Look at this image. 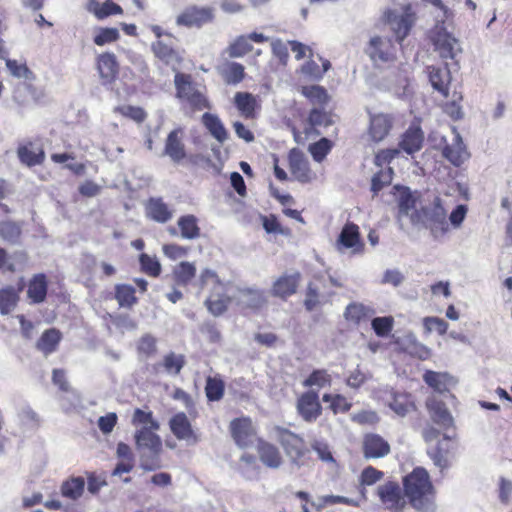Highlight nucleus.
<instances>
[{"label":"nucleus","instance_id":"nucleus-1","mask_svg":"<svg viewBox=\"0 0 512 512\" xmlns=\"http://www.w3.org/2000/svg\"><path fill=\"white\" fill-rule=\"evenodd\" d=\"M131 423L135 427L134 439L136 449L140 453L141 466L145 470H153L156 466L148 463L145 454L158 455L162 450V440L156 433L160 428L159 422L154 419L151 411L137 408Z\"/></svg>","mask_w":512,"mask_h":512},{"label":"nucleus","instance_id":"nucleus-2","mask_svg":"<svg viewBox=\"0 0 512 512\" xmlns=\"http://www.w3.org/2000/svg\"><path fill=\"white\" fill-rule=\"evenodd\" d=\"M403 485L405 495L415 509L430 511L434 508V488L424 468H415L404 478Z\"/></svg>","mask_w":512,"mask_h":512},{"label":"nucleus","instance_id":"nucleus-3","mask_svg":"<svg viewBox=\"0 0 512 512\" xmlns=\"http://www.w3.org/2000/svg\"><path fill=\"white\" fill-rule=\"evenodd\" d=\"M424 134L417 124H412L409 128L401 135L399 141V148H389L379 151L375 155V164L382 166L389 163L392 159L397 157L401 151L412 155L418 152L423 145Z\"/></svg>","mask_w":512,"mask_h":512},{"label":"nucleus","instance_id":"nucleus-4","mask_svg":"<svg viewBox=\"0 0 512 512\" xmlns=\"http://www.w3.org/2000/svg\"><path fill=\"white\" fill-rule=\"evenodd\" d=\"M200 289L212 286L213 292L205 301L209 312L214 316L223 314L230 303V298L224 294L225 285L219 280L217 274L210 269H204L198 281Z\"/></svg>","mask_w":512,"mask_h":512},{"label":"nucleus","instance_id":"nucleus-5","mask_svg":"<svg viewBox=\"0 0 512 512\" xmlns=\"http://www.w3.org/2000/svg\"><path fill=\"white\" fill-rule=\"evenodd\" d=\"M176 97L192 110H203L209 102L203 92L192 82L189 74L177 72L174 76Z\"/></svg>","mask_w":512,"mask_h":512},{"label":"nucleus","instance_id":"nucleus-6","mask_svg":"<svg viewBox=\"0 0 512 512\" xmlns=\"http://www.w3.org/2000/svg\"><path fill=\"white\" fill-rule=\"evenodd\" d=\"M275 432L277 441L283 447L291 463L298 468L304 466L309 453V449L306 447L304 440L297 434L286 429L277 428Z\"/></svg>","mask_w":512,"mask_h":512},{"label":"nucleus","instance_id":"nucleus-7","mask_svg":"<svg viewBox=\"0 0 512 512\" xmlns=\"http://www.w3.org/2000/svg\"><path fill=\"white\" fill-rule=\"evenodd\" d=\"M419 223H423L435 238L442 237L449 232L447 212L439 197L434 199L431 207L422 209Z\"/></svg>","mask_w":512,"mask_h":512},{"label":"nucleus","instance_id":"nucleus-8","mask_svg":"<svg viewBox=\"0 0 512 512\" xmlns=\"http://www.w3.org/2000/svg\"><path fill=\"white\" fill-rule=\"evenodd\" d=\"M435 51L443 59H455L461 53L458 40L446 31L443 25H437L431 34Z\"/></svg>","mask_w":512,"mask_h":512},{"label":"nucleus","instance_id":"nucleus-9","mask_svg":"<svg viewBox=\"0 0 512 512\" xmlns=\"http://www.w3.org/2000/svg\"><path fill=\"white\" fill-rule=\"evenodd\" d=\"M365 53L376 64L391 62L395 59V47L388 37L374 35L370 38Z\"/></svg>","mask_w":512,"mask_h":512},{"label":"nucleus","instance_id":"nucleus-10","mask_svg":"<svg viewBox=\"0 0 512 512\" xmlns=\"http://www.w3.org/2000/svg\"><path fill=\"white\" fill-rule=\"evenodd\" d=\"M376 492L385 509L392 512H401L406 506L405 497L399 484L396 482H386L378 486Z\"/></svg>","mask_w":512,"mask_h":512},{"label":"nucleus","instance_id":"nucleus-11","mask_svg":"<svg viewBox=\"0 0 512 512\" xmlns=\"http://www.w3.org/2000/svg\"><path fill=\"white\" fill-rule=\"evenodd\" d=\"M213 18L214 14L212 8L206 6H189L176 17V24L188 28H199L211 22Z\"/></svg>","mask_w":512,"mask_h":512},{"label":"nucleus","instance_id":"nucleus-12","mask_svg":"<svg viewBox=\"0 0 512 512\" xmlns=\"http://www.w3.org/2000/svg\"><path fill=\"white\" fill-rule=\"evenodd\" d=\"M363 246L360 239L359 227L353 223H348L342 228L335 242L336 250L342 254L347 251H349L350 254L362 253Z\"/></svg>","mask_w":512,"mask_h":512},{"label":"nucleus","instance_id":"nucleus-13","mask_svg":"<svg viewBox=\"0 0 512 512\" xmlns=\"http://www.w3.org/2000/svg\"><path fill=\"white\" fill-rule=\"evenodd\" d=\"M394 126V117L387 113L371 114L367 128L368 140L372 143H380L386 139Z\"/></svg>","mask_w":512,"mask_h":512},{"label":"nucleus","instance_id":"nucleus-14","mask_svg":"<svg viewBox=\"0 0 512 512\" xmlns=\"http://www.w3.org/2000/svg\"><path fill=\"white\" fill-rule=\"evenodd\" d=\"M384 17L399 41H402L409 34L414 23V14L409 6L401 14L388 10Z\"/></svg>","mask_w":512,"mask_h":512},{"label":"nucleus","instance_id":"nucleus-15","mask_svg":"<svg viewBox=\"0 0 512 512\" xmlns=\"http://www.w3.org/2000/svg\"><path fill=\"white\" fill-rule=\"evenodd\" d=\"M290 171L301 183H309L316 178V174L310 169L309 161L298 150L293 149L289 155Z\"/></svg>","mask_w":512,"mask_h":512},{"label":"nucleus","instance_id":"nucleus-16","mask_svg":"<svg viewBox=\"0 0 512 512\" xmlns=\"http://www.w3.org/2000/svg\"><path fill=\"white\" fill-rule=\"evenodd\" d=\"M395 198L398 202L399 217L409 216L413 224L420 221V213L415 211L416 198L407 187H395Z\"/></svg>","mask_w":512,"mask_h":512},{"label":"nucleus","instance_id":"nucleus-17","mask_svg":"<svg viewBox=\"0 0 512 512\" xmlns=\"http://www.w3.org/2000/svg\"><path fill=\"white\" fill-rule=\"evenodd\" d=\"M230 430L239 447L245 448L254 442L255 430L249 418L243 417L233 420L230 424Z\"/></svg>","mask_w":512,"mask_h":512},{"label":"nucleus","instance_id":"nucleus-18","mask_svg":"<svg viewBox=\"0 0 512 512\" xmlns=\"http://www.w3.org/2000/svg\"><path fill=\"white\" fill-rule=\"evenodd\" d=\"M297 410L305 421H315L321 414L322 410L318 394L313 391H308L302 394L297 401Z\"/></svg>","mask_w":512,"mask_h":512},{"label":"nucleus","instance_id":"nucleus-19","mask_svg":"<svg viewBox=\"0 0 512 512\" xmlns=\"http://www.w3.org/2000/svg\"><path fill=\"white\" fill-rule=\"evenodd\" d=\"M300 273H285L279 276L272 285L271 294L273 296L286 299L296 293L300 283Z\"/></svg>","mask_w":512,"mask_h":512},{"label":"nucleus","instance_id":"nucleus-20","mask_svg":"<svg viewBox=\"0 0 512 512\" xmlns=\"http://www.w3.org/2000/svg\"><path fill=\"white\" fill-rule=\"evenodd\" d=\"M183 136V129L176 128L168 134L165 142V155H167L172 161L177 163L182 161L186 157Z\"/></svg>","mask_w":512,"mask_h":512},{"label":"nucleus","instance_id":"nucleus-21","mask_svg":"<svg viewBox=\"0 0 512 512\" xmlns=\"http://www.w3.org/2000/svg\"><path fill=\"white\" fill-rule=\"evenodd\" d=\"M169 424L172 433L179 440H184L188 444H195L198 441L185 413L181 412L174 415Z\"/></svg>","mask_w":512,"mask_h":512},{"label":"nucleus","instance_id":"nucleus-22","mask_svg":"<svg viewBox=\"0 0 512 512\" xmlns=\"http://www.w3.org/2000/svg\"><path fill=\"white\" fill-rule=\"evenodd\" d=\"M152 51L159 60L170 66L176 73L179 72L182 55L163 41L158 40L152 44Z\"/></svg>","mask_w":512,"mask_h":512},{"label":"nucleus","instance_id":"nucleus-23","mask_svg":"<svg viewBox=\"0 0 512 512\" xmlns=\"http://www.w3.org/2000/svg\"><path fill=\"white\" fill-rule=\"evenodd\" d=\"M364 455L366 458H382L390 452V445L386 440L377 434H368L363 442Z\"/></svg>","mask_w":512,"mask_h":512},{"label":"nucleus","instance_id":"nucleus-24","mask_svg":"<svg viewBox=\"0 0 512 512\" xmlns=\"http://www.w3.org/2000/svg\"><path fill=\"white\" fill-rule=\"evenodd\" d=\"M97 69L103 83H112L118 74V63L113 53H103L97 58Z\"/></svg>","mask_w":512,"mask_h":512},{"label":"nucleus","instance_id":"nucleus-25","mask_svg":"<svg viewBox=\"0 0 512 512\" xmlns=\"http://www.w3.org/2000/svg\"><path fill=\"white\" fill-rule=\"evenodd\" d=\"M423 379L427 385L440 393L448 391L450 387L457 383L455 377L447 372L427 371L423 375Z\"/></svg>","mask_w":512,"mask_h":512},{"label":"nucleus","instance_id":"nucleus-26","mask_svg":"<svg viewBox=\"0 0 512 512\" xmlns=\"http://www.w3.org/2000/svg\"><path fill=\"white\" fill-rule=\"evenodd\" d=\"M427 408L432 420L436 424L444 428H449L453 425V417L443 402L430 398L427 401Z\"/></svg>","mask_w":512,"mask_h":512},{"label":"nucleus","instance_id":"nucleus-27","mask_svg":"<svg viewBox=\"0 0 512 512\" xmlns=\"http://www.w3.org/2000/svg\"><path fill=\"white\" fill-rule=\"evenodd\" d=\"M257 451L261 462L269 468H279L282 464V456L277 447L274 445L259 440Z\"/></svg>","mask_w":512,"mask_h":512},{"label":"nucleus","instance_id":"nucleus-28","mask_svg":"<svg viewBox=\"0 0 512 512\" xmlns=\"http://www.w3.org/2000/svg\"><path fill=\"white\" fill-rule=\"evenodd\" d=\"M146 215L159 223H166L173 217V211L160 198L150 199L146 205Z\"/></svg>","mask_w":512,"mask_h":512},{"label":"nucleus","instance_id":"nucleus-29","mask_svg":"<svg viewBox=\"0 0 512 512\" xmlns=\"http://www.w3.org/2000/svg\"><path fill=\"white\" fill-rule=\"evenodd\" d=\"M390 409L399 417H405L416 409L412 396L408 393L395 392L388 403Z\"/></svg>","mask_w":512,"mask_h":512},{"label":"nucleus","instance_id":"nucleus-30","mask_svg":"<svg viewBox=\"0 0 512 512\" xmlns=\"http://www.w3.org/2000/svg\"><path fill=\"white\" fill-rule=\"evenodd\" d=\"M86 8L99 20L111 15H121L123 13L122 8L112 0H106L103 3H100L97 0H90L87 3Z\"/></svg>","mask_w":512,"mask_h":512},{"label":"nucleus","instance_id":"nucleus-31","mask_svg":"<svg viewBox=\"0 0 512 512\" xmlns=\"http://www.w3.org/2000/svg\"><path fill=\"white\" fill-rule=\"evenodd\" d=\"M443 155L455 166L461 165L468 158V153L459 134L454 135L452 143L444 148Z\"/></svg>","mask_w":512,"mask_h":512},{"label":"nucleus","instance_id":"nucleus-32","mask_svg":"<svg viewBox=\"0 0 512 512\" xmlns=\"http://www.w3.org/2000/svg\"><path fill=\"white\" fill-rule=\"evenodd\" d=\"M47 294V280L44 274H37L32 277L28 284L27 295L33 303H41Z\"/></svg>","mask_w":512,"mask_h":512},{"label":"nucleus","instance_id":"nucleus-33","mask_svg":"<svg viewBox=\"0 0 512 512\" xmlns=\"http://www.w3.org/2000/svg\"><path fill=\"white\" fill-rule=\"evenodd\" d=\"M429 79L433 88L444 96H447L448 85L451 81L450 72L447 68L429 67Z\"/></svg>","mask_w":512,"mask_h":512},{"label":"nucleus","instance_id":"nucleus-34","mask_svg":"<svg viewBox=\"0 0 512 512\" xmlns=\"http://www.w3.org/2000/svg\"><path fill=\"white\" fill-rule=\"evenodd\" d=\"M219 73L227 84H238L245 76L244 66L237 62H227L219 68Z\"/></svg>","mask_w":512,"mask_h":512},{"label":"nucleus","instance_id":"nucleus-35","mask_svg":"<svg viewBox=\"0 0 512 512\" xmlns=\"http://www.w3.org/2000/svg\"><path fill=\"white\" fill-rule=\"evenodd\" d=\"M234 103L242 116L253 118L257 101L254 95L248 92H237L234 95Z\"/></svg>","mask_w":512,"mask_h":512},{"label":"nucleus","instance_id":"nucleus-36","mask_svg":"<svg viewBox=\"0 0 512 512\" xmlns=\"http://www.w3.org/2000/svg\"><path fill=\"white\" fill-rule=\"evenodd\" d=\"M402 347L408 354L421 360H426L431 355V350L424 344L420 343L412 334L405 336Z\"/></svg>","mask_w":512,"mask_h":512},{"label":"nucleus","instance_id":"nucleus-37","mask_svg":"<svg viewBox=\"0 0 512 512\" xmlns=\"http://www.w3.org/2000/svg\"><path fill=\"white\" fill-rule=\"evenodd\" d=\"M375 311L362 303H351L346 307L345 310V318L355 324L360 323L372 315H374Z\"/></svg>","mask_w":512,"mask_h":512},{"label":"nucleus","instance_id":"nucleus-38","mask_svg":"<svg viewBox=\"0 0 512 512\" xmlns=\"http://www.w3.org/2000/svg\"><path fill=\"white\" fill-rule=\"evenodd\" d=\"M61 340V334L56 329L46 330L37 342V348L45 355L54 352Z\"/></svg>","mask_w":512,"mask_h":512},{"label":"nucleus","instance_id":"nucleus-39","mask_svg":"<svg viewBox=\"0 0 512 512\" xmlns=\"http://www.w3.org/2000/svg\"><path fill=\"white\" fill-rule=\"evenodd\" d=\"M384 476V473L380 470L375 469L372 466L366 467L360 474L359 477V493L363 499L367 497V486L374 485L380 481Z\"/></svg>","mask_w":512,"mask_h":512},{"label":"nucleus","instance_id":"nucleus-40","mask_svg":"<svg viewBox=\"0 0 512 512\" xmlns=\"http://www.w3.org/2000/svg\"><path fill=\"white\" fill-rule=\"evenodd\" d=\"M196 275L194 263L183 261L173 269V279L178 285L186 286Z\"/></svg>","mask_w":512,"mask_h":512},{"label":"nucleus","instance_id":"nucleus-41","mask_svg":"<svg viewBox=\"0 0 512 512\" xmlns=\"http://www.w3.org/2000/svg\"><path fill=\"white\" fill-rule=\"evenodd\" d=\"M202 122L211 135L219 142H224L227 139V131L216 115L205 113L202 116Z\"/></svg>","mask_w":512,"mask_h":512},{"label":"nucleus","instance_id":"nucleus-42","mask_svg":"<svg viewBox=\"0 0 512 512\" xmlns=\"http://www.w3.org/2000/svg\"><path fill=\"white\" fill-rule=\"evenodd\" d=\"M85 481L82 477H74L62 484L61 493L64 497L77 500L84 492Z\"/></svg>","mask_w":512,"mask_h":512},{"label":"nucleus","instance_id":"nucleus-43","mask_svg":"<svg viewBox=\"0 0 512 512\" xmlns=\"http://www.w3.org/2000/svg\"><path fill=\"white\" fill-rule=\"evenodd\" d=\"M312 451L317 454L319 460L330 467H336V460L329 444L323 440L315 439L310 444Z\"/></svg>","mask_w":512,"mask_h":512},{"label":"nucleus","instance_id":"nucleus-44","mask_svg":"<svg viewBox=\"0 0 512 512\" xmlns=\"http://www.w3.org/2000/svg\"><path fill=\"white\" fill-rule=\"evenodd\" d=\"M178 226L180 228L182 238L195 239L200 234L197 219L193 215L180 217L178 220Z\"/></svg>","mask_w":512,"mask_h":512},{"label":"nucleus","instance_id":"nucleus-45","mask_svg":"<svg viewBox=\"0 0 512 512\" xmlns=\"http://www.w3.org/2000/svg\"><path fill=\"white\" fill-rule=\"evenodd\" d=\"M5 64L9 73L15 78L23 79L26 81H34L36 78L35 74L28 68V66L24 62L6 59Z\"/></svg>","mask_w":512,"mask_h":512},{"label":"nucleus","instance_id":"nucleus-46","mask_svg":"<svg viewBox=\"0 0 512 512\" xmlns=\"http://www.w3.org/2000/svg\"><path fill=\"white\" fill-rule=\"evenodd\" d=\"M251 50H252V45L250 44V41H249V38L247 37V35H241V36L237 37L227 47V53L232 58L243 57Z\"/></svg>","mask_w":512,"mask_h":512},{"label":"nucleus","instance_id":"nucleus-47","mask_svg":"<svg viewBox=\"0 0 512 512\" xmlns=\"http://www.w3.org/2000/svg\"><path fill=\"white\" fill-rule=\"evenodd\" d=\"M18 156L22 163L33 166L44 160V152L41 149L34 150L32 146H23L18 149Z\"/></svg>","mask_w":512,"mask_h":512},{"label":"nucleus","instance_id":"nucleus-48","mask_svg":"<svg viewBox=\"0 0 512 512\" xmlns=\"http://www.w3.org/2000/svg\"><path fill=\"white\" fill-rule=\"evenodd\" d=\"M21 236V226L12 221H3L0 223V237L9 243L15 244Z\"/></svg>","mask_w":512,"mask_h":512},{"label":"nucleus","instance_id":"nucleus-49","mask_svg":"<svg viewBox=\"0 0 512 512\" xmlns=\"http://www.w3.org/2000/svg\"><path fill=\"white\" fill-rule=\"evenodd\" d=\"M115 297L121 307H131L137 301L135 289L127 284L117 285Z\"/></svg>","mask_w":512,"mask_h":512},{"label":"nucleus","instance_id":"nucleus-50","mask_svg":"<svg viewBox=\"0 0 512 512\" xmlns=\"http://www.w3.org/2000/svg\"><path fill=\"white\" fill-rule=\"evenodd\" d=\"M17 293L13 287H6L0 290V312L8 314L14 309L17 303Z\"/></svg>","mask_w":512,"mask_h":512},{"label":"nucleus","instance_id":"nucleus-51","mask_svg":"<svg viewBox=\"0 0 512 512\" xmlns=\"http://www.w3.org/2000/svg\"><path fill=\"white\" fill-rule=\"evenodd\" d=\"M337 503L346 504L353 507H358L360 505V503L355 499L338 495H325L319 497L316 502L312 503V505L315 506L318 510H320L326 505H332Z\"/></svg>","mask_w":512,"mask_h":512},{"label":"nucleus","instance_id":"nucleus-52","mask_svg":"<svg viewBox=\"0 0 512 512\" xmlns=\"http://www.w3.org/2000/svg\"><path fill=\"white\" fill-rule=\"evenodd\" d=\"M241 302L251 308H259L265 302L264 293L257 289H244L241 291Z\"/></svg>","mask_w":512,"mask_h":512},{"label":"nucleus","instance_id":"nucleus-53","mask_svg":"<svg viewBox=\"0 0 512 512\" xmlns=\"http://www.w3.org/2000/svg\"><path fill=\"white\" fill-rule=\"evenodd\" d=\"M113 111L138 123L143 122L147 116L146 112L141 107L132 105L117 106Z\"/></svg>","mask_w":512,"mask_h":512},{"label":"nucleus","instance_id":"nucleus-54","mask_svg":"<svg viewBox=\"0 0 512 512\" xmlns=\"http://www.w3.org/2000/svg\"><path fill=\"white\" fill-rule=\"evenodd\" d=\"M331 148L332 143L327 138H322L309 146V152L316 162H322Z\"/></svg>","mask_w":512,"mask_h":512},{"label":"nucleus","instance_id":"nucleus-55","mask_svg":"<svg viewBox=\"0 0 512 512\" xmlns=\"http://www.w3.org/2000/svg\"><path fill=\"white\" fill-rule=\"evenodd\" d=\"M119 39V31L116 28H99L94 36L97 46H104Z\"/></svg>","mask_w":512,"mask_h":512},{"label":"nucleus","instance_id":"nucleus-56","mask_svg":"<svg viewBox=\"0 0 512 512\" xmlns=\"http://www.w3.org/2000/svg\"><path fill=\"white\" fill-rule=\"evenodd\" d=\"M322 399L325 403H330V408L334 413L347 412L351 407V403L348 402L344 396L339 394H324Z\"/></svg>","mask_w":512,"mask_h":512},{"label":"nucleus","instance_id":"nucleus-57","mask_svg":"<svg viewBox=\"0 0 512 512\" xmlns=\"http://www.w3.org/2000/svg\"><path fill=\"white\" fill-rule=\"evenodd\" d=\"M206 396L211 401H218L222 398L224 392V385L221 380L215 378H208L206 383Z\"/></svg>","mask_w":512,"mask_h":512},{"label":"nucleus","instance_id":"nucleus-58","mask_svg":"<svg viewBox=\"0 0 512 512\" xmlns=\"http://www.w3.org/2000/svg\"><path fill=\"white\" fill-rule=\"evenodd\" d=\"M330 381V375L326 371L316 370L303 382V385L305 387L316 386L322 388L330 384Z\"/></svg>","mask_w":512,"mask_h":512},{"label":"nucleus","instance_id":"nucleus-59","mask_svg":"<svg viewBox=\"0 0 512 512\" xmlns=\"http://www.w3.org/2000/svg\"><path fill=\"white\" fill-rule=\"evenodd\" d=\"M142 270L150 276L157 277L161 272V265L155 257L147 254L140 255Z\"/></svg>","mask_w":512,"mask_h":512},{"label":"nucleus","instance_id":"nucleus-60","mask_svg":"<svg viewBox=\"0 0 512 512\" xmlns=\"http://www.w3.org/2000/svg\"><path fill=\"white\" fill-rule=\"evenodd\" d=\"M302 93L317 104L325 103L328 98L325 89L317 85L303 87Z\"/></svg>","mask_w":512,"mask_h":512},{"label":"nucleus","instance_id":"nucleus-61","mask_svg":"<svg viewBox=\"0 0 512 512\" xmlns=\"http://www.w3.org/2000/svg\"><path fill=\"white\" fill-rule=\"evenodd\" d=\"M468 213V207L464 204L457 205L449 215V227L454 229L461 228Z\"/></svg>","mask_w":512,"mask_h":512},{"label":"nucleus","instance_id":"nucleus-62","mask_svg":"<svg viewBox=\"0 0 512 512\" xmlns=\"http://www.w3.org/2000/svg\"><path fill=\"white\" fill-rule=\"evenodd\" d=\"M392 317H377L372 320V328L378 336H386L393 327Z\"/></svg>","mask_w":512,"mask_h":512},{"label":"nucleus","instance_id":"nucleus-63","mask_svg":"<svg viewBox=\"0 0 512 512\" xmlns=\"http://www.w3.org/2000/svg\"><path fill=\"white\" fill-rule=\"evenodd\" d=\"M184 365V359L181 355L171 353L164 358V367L170 374H178Z\"/></svg>","mask_w":512,"mask_h":512},{"label":"nucleus","instance_id":"nucleus-64","mask_svg":"<svg viewBox=\"0 0 512 512\" xmlns=\"http://www.w3.org/2000/svg\"><path fill=\"white\" fill-rule=\"evenodd\" d=\"M322 303L317 287L310 283L307 288L304 305L308 311L314 310Z\"/></svg>","mask_w":512,"mask_h":512}]
</instances>
